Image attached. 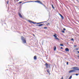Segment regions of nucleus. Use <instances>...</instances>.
I'll list each match as a JSON object with an SVG mask.
<instances>
[{
	"mask_svg": "<svg viewBox=\"0 0 79 79\" xmlns=\"http://www.w3.org/2000/svg\"><path fill=\"white\" fill-rule=\"evenodd\" d=\"M21 39L23 44H26V38H25L22 36Z\"/></svg>",
	"mask_w": 79,
	"mask_h": 79,
	"instance_id": "f257e3e1",
	"label": "nucleus"
},
{
	"mask_svg": "<svg viewBox=\"0 0 79 79\" xmlns=\"http://www.w3.org/2000/svg\"><path fill=\"white\" fill-rule=\"evenodd\" d=\"M73 69L75 70H76L77 71H79V69H78V67H73Z\"/></svg>",
	"mask_w": 79,
	"mask_h": 79,
	"instance_id": "f03ea898",
	"label": "nucleus"
},
{
	"mask_svg": "<svg viewBox=\"0 0 79 79\" xmlns=\"http://www.w3.org/2000/svg\"><path fill=\"white\" fill-rule=\"evenodd\" d=\"M75 71H76L75 70H70L69 71V73H73V72H75Z\"/></svg>",
	"mask_w": 79,
	"mask_h": 79,
	"instance_id": "7ed1b4c3",
	"label": "nucleus"
},
{
	"mask_svg": "<svg viewBox=\"0 0 79 79\" xmlns=\"http://www.w3.org/2000/svg\"><path fill=\"white\" fill-rule=\"evenodd\" d=\"M43 25H44V24L43 23V24H41L40 25H36V26H43Z\"/></svg>",
	"mask_w": 79,
	"mask_h": 79,
	"instance_id": "20e7f679",
	"label": "nucleus"
},
{
	"mask_svg": "<svg viewBox=\"0 0 79 79\" xmlns=\"http://www.w3.org/2000/svg\"><path fill=\"white\" fill-rule=\"evenodd\" d=\"M45 65L46 66V68H48V64L46 63L45 64Z\"/></svg>",
	"mask_w": 79,
	"mask_h": 79,
	"instance_id": "39448f33",
	"label": "nucleus"
},
{
	"mask_svg": "<svg viewBox=\"0 0 79 79\" xmlns=\"http://www.w3.org/2000/svg\"><path fill=\"white\" fill-rule=\"evenodd\" d=\"M19 16L20 18H23V16H22L21 14H20V13H19Z\"/></svg>",
	"mask_w": 79,
	"mask_h": 79,
	"instance_id": "423d86ee",
	"label": "nucleus"
},
{
	"mask_svg": "<svg viewBox=\"0 0 79 79\" xmlns=\"http://www.w3.org/2000/svg\"><path fill=\"white\" fill-rule=\"evenodd\" d=\"M65 51L66 52H69V49H68V48H65Z\"/></svg>",
	"mask_w": 79,
	"mask_h": 79,
	"instance_id": "0eeeda50",
	"label": "nucleus"
},
{
	"mask_svg": "<svg viewBox=\"0 0 79 79\" xmlns=\"http://www.w3.org/2000/svg\"><path fill=\"white\" fill-rule=\"evenodd\" d=\"M45 22H40V23H37L36 24H42V23H45Z\"/></svg>",
	"mask_w": 79,
	"mask_h": 79,
	"instance_id": "6e6552de",
	"label": "nucleus"
},
{
	"mask_svg": "<svg viewBox=\"0 0 79 79\" xmlns=\"http://www.w3.org/2000/svg\"><path fill=\"white\" fill-rule=\"evenodd\" d=\"M34 60H37V56H35L34 57Z\"/></svg>",
	"mask_w": 79,
	"mask_h": 79,
	"instance_id": "1a4fd4ad",
	"label": "nucleus"
},
{
	"mask_svg": "<svg viewBox=\"0 0 79 79\" xmlns=\"http://www.w3.org/2000/svg\"><path fill=\"white\" fill-rule=\"evenodd\" d=\"M38 3H40V4H42V3L40 2V1H38Z\"/></svg>",
	"mask_w": 79,
	"mask_h": 79,
	"instance_id": "9d476101",
	"label": "nucleus"
},
{
	"mask_svg": "<svg viewBox=\"0 0 79 79\" xmlns=\"http://www.w3.org/2000/svg\"><path fill=\"white\" fill-rule=\"evenodd\" d=\"M28 21L30 23H33V22L31 21V20H28Z\"/></svg>",
	"mask_w": 79,
	"mask_h": 79,
	"instance_id": "9b49d317",
	"label": "nucleus"
},
{
	"mask_svg": "<svg viewBox=\"0 0 79 79\" xmlns=\"http://www.w3.org/2000/svg\"><path fill=\"white\" fill-rule=\"evenodd\" d=\"M55 34V35H53V36L55 37V38H56L57 37V36H56V34Z\"/></svg>",
	"mask_w": 79,
	"mask_h": 79,
	"instance_id": "f8f14e48",
	"label": "nucleus"
},
{
	"mask_svg": "<svg viewBox=\"0 0 79 79\" xmlns=\"http://www.w3.org/2000/svg\"><path fill=\"white\" fill-rule=\"evenodd\" d=\"M60 16H61V18L62 19H64V17L61 15H60Z\"/></svg>",
	"mask_w": 79,
	"mask_h": 79,
	"instance_id": "ddd939ff",
	"label": "nucleus"
},
{
	"mask_svg": "<svg viewBox=\"0 0 79 79\" xmlns=\"http://www.w3.org/2000/svg\"><path fill=\"white\" fill-rule=\"evenodd\" d=\"M56 46H54V51L56 50Z\"/></svg>",
	"mask_w": 79,
	"mask_h": 79,
	"instance_id": "4468645a",
	"label": "nucleus"
},
{
	"mask_svg": "<svg viewBox=\"0 0 79 79\" xmlns=\"http://www.w3.org/2000/svg\"><path fill=\"white\" fill-rule=\"evenodd\" d=\"M30 2H34V1H28V2H26V3H29Z\"/></svg>",
	"mask_w": 79,
	"mask_h": 79,
	"instance_id": "2eb2a0df",
	"label": "nucleus"
},
{
	"mask_svg": "<svg viewBox=\"0 0 79 79\" xmlns=\"http://www.w3.org/2000/svg\"><path fill=\"white\" fill-rule=\"evenodd\" d=\"M47 72L49 74H50V72H49V70L48 69V70H47Z\"/></svg>",
	"mask_w": 79,
	"mask_h": 79,
	"instance_id": "dca6fc26",
	"label": "nucleus"
},
{
	"mask_svg": "<svg viewBox=\"0 0 79 79\" xmlns=\"http://www.w3.org/2000/svg\"><path fill=\"white\" fill-rule=\"evenodd\" d=\"M55 39H57L58 40H60V39H58V38L56 37Z\"/></svg>",
	"mask_w": 79,
	"mask_h": 79,
	"instance_id": "f3484780",
	"label": "nucleus"
},
{
	"mask_svg": "<svg viewBox=\"0 0 79 79\" xmlns=\"http://www.w3.org/2000/svg\"><path fill=\"white\" fill-rule=\"evenodd\" d=\"M52 6L53 9H54V8H55V7H54L53 6L52 4Z\"/></svg>",
	"mask_w": 79,
	"mask_h": 79,
	"instance_id": "a211bd4d",
	"label": "nucleus"
},
{
	"mask_svg": "<svg viewBox=\"0 0 79 79\" xmlns=\"http://www.w3.org/2000/svg\"><path fill=\"white\" fill-rule=\"evenodd\" d=\"M74 75H76V76H78V75H79V74H74Z\"/></svg>",
	"mask_w": 79,
	"mask_h": 79,
	"instance_id": "6ab92c4d",
	"label": "nucleus"
},
{
	"mask_svg": "<svg viewBox=\"0 0 79 79\" xmlns=\"http://www.w3.org/2000/svg\"><path fill=\"white\" fill-rule=\"evenodd\" d=\"M62 32H63V33H64V30L62 31Z\"/></svg>",
	"mask_w": 79,
	"mask_h": 79,
	"instance_id": "aec40b11",
	"label": "nucleus"
},
{
	"mask_svg": "<svg viewBox=\"0 0 79 79\" xmlns=\"http://www.w3.org/2000/svg\"><path fill=\"white\" fill-rule=\"evenodd\" d=\"M33 24H37V23L36 22H33L32 23Z\"/></svg>",
	"mask_w": 79,
	"mask_h": 79,
	"instance_id": "412c9836",
	"label": "nucleus"
},
{
	"mask_svg": "<svg viewBox=\"0 0 79 79\" xmlns=\"http://www.w3.org/2000/svg\"><path fill=\"white\" fill-rule=\"evenodd\" d=\"M60 46H64L63 44H60Z\"/></svg>",
	"mask_w": 79,
	"mask_h": 79,
	"instance_id": "4be33fe9",
	"label": "nucleus"
},
{
	"mask_svg": "<svg viewBox=\"0 0 79 79\" xmlns=\"http://www.w3.org/2000/svg\"><path fill=\"white\" fill-rule=\"evenodd\" d=\"M71 78H72V76H70V77L69 79H71Z\"/></svg>",
	"mask_w": 79,
	"mask_h": 79,
	"instance_id": "5701e85b",
	"label": "nucleus"
},
{
	"mask_svg": "<svg viewBox=\"0 0 79 79\" xmlns=\"http://www.w3.org/2000/svg\"><path fill=\"white\" fill-rule=\"evenodd\" d=\"M44 27V29H47V27Z\"/></svg>",
	"mask_w": 79,
	"mask_h": 79,
	"instance_id": "b1692460",
	"label": "nucleus"
},
{
	"mask_svg": "<svg viewBox=\"0 0 79 79\" xmlns=\"http://www.w3.org/2000/svg\"><path fill=\"white\" fill-rule=\"evenodd\" d=\"M35 2H38V0L34 1Z\"/></svg>",
	"mask_w": 79,
	"mask_h": 79,
	"instance_id": "393cba45",
	"label": "nucleus"
},
{
	"mask_svg": "<svg viewBox=\"0 0 79 79\" xmlns=\"http://www.w3.org/2000/svg\"><path fill=\"white\" fill-rule=\"evenodd\" d=\"M72 40H74V39L73 38H72L71 39Z\"/></svg>",
	"mask_w": 79,
	"mask_h": 79,
	"instance_id": "a878e982",
	"label": "nucleus"
},
{
	"mask_svg": "<svg viewBox=\"0 0 79 79\" xmlns=\"http://www.w3.org/2000/svg\"><path fill=\"white\" fill-rule=\"evenodd\" d=\"M67 64L68 65L69 64H68V62H67Z\"/></svg>",
	"mask_w": 79,
	"mask_h": 79,
	"instance_id": "bb28decb",
	"label": "nucleus"
},
{
	"mask_svg": "<svg viewBox=\"0 0 79 79\" xmlns=\"http://www.w3.org/2000/svg\"><path fill=\"white\" fill-rule=\"evenodd\" d=\"M22 3V2H19V3Z\"/></svg>",
	"mask_w": 79,
	"mask_h": 79,
	"instance_id": "cd10ccee",
	"label": "nucleus"
},
{
	"mask_svg": "<svg viewBox=\"0 0 79 79\" xmlns=\"http://www.w3.org/2000/svg\"><path fill=\"white\" fill-rule=\"evenodd\" d=\"M41 5H43V6H45V5H44V4H41Z\"/></svg>",
	"mask_w": 79,
	"mask_h": 79,
	"instance_id": "c85d7f7f",
	"label": "nucleus"
},
{
	"mask_svg": "<svg viewBox=\"0 0 79 79\" xmlns=\"http://www.w3.org/2000/svg\"><path fill=\"white\" fill-rule=\"evenodd\" d=\"M61 79H63V77H62L61 78Z\"/></svg>",
	"mask_w": 79,
	"mask_h": 79,
	"instance_id": "c756f323",
	"label": "nucleus"
},
{
	"mask_svg": "<svg viewBox=\"0 0 79 79\" xmlns=\"http://www.w3.org/2000/svg\"><path fill=\"white\" fill-rule=\"evenodd\" d=\"M63 30H64V31H65V30H66V29H65V28H64V29H63Z\"/></svg>",
	"mask_w": 79,
	"mask_h": 79,
	"instance_id": "7c9ffc66",
	"label": "nucleus"
},
{
	"mask_svg": "<svg viewBox=\"0 0 79 79\" xmlns=\"http://www.w3.org/2000/svg\"><path fill=\"white\" fill-rule=\"evenodd\" d=\"M60 48H61V49H63V47H61Z\"/></svg>",
	"mask_w": 79,
	"mask_h": 79,
	"instance_id": "2f4dec72",
	"label": "nucleus"
},
{
	"mask_svg": "<svg viewBox=\"0 0 79 79\" xmlns=\"http://www.w3.org/2000/svg\"><path fill=\"white\" fill-rule=\"evenodd\" d=\"M7 4H8V1H7Z\"/></svg>",
	"mask_w": 79,
	"mask_h": 79,
	"instance_id": "473e14b6",
	"label": "nucleus"
},
{
	"mask_svg": "<svg viewBox=\"0 0 79 79\" xmlns=\"http://www.w3.org/2000/svg\"><path fill=\"white\" fill-rule=\"evenodd\" d=\"M74 46L75 47H77V45H74Z\"/></svg>",
	"mask_w": 79,
	"mask_h": 79,
	"instance_id": "72a5a7b5",
	"label": "nucleus"
},
{
	"mask_svg": "<svg viewBox=\"0 0 79 79\" xmlns=\"http://www.w3.org/2000/svg\"><path fill=\"white\" fill-rule=\"evenodd\" d=\"M59 15H60V16H61V14H59Z\"/></svg>",
	"mask_w": 79,
	"mask_h": 79,
	"instance_id": "f704fd0d",
	"label": "nucleus"
},
{
	"mask_svg": "<svg viewBox=\"0 0 79 79\" xmlns=\"http://www.w3.org/2000/svg\"><path fill=\"white\" fill-rule=\"evenodd\" d=\"M47 24L49 25V24H50V23H47Z\"/></svg>",
	"mask_w": 79,
	"mask_h": 79,
	"instance_id": "c9c22d12",
	"label": "nucleus"
},
{
	"mask_svg": "<svg viewBox=\"0 0 79 79\" xmlns=\"http://www.w3.org/2000/svg\"><path fill=\"white\" fill-rule=\"evenodd\" d=\"M77 53H79V51H77Z\"/></svg>",
	"mask_w": 79,
	"mask_h": 79,
	"instance_id": "e433bc0d",
	"label": "nucleus"
},
{
	"mask_svg": "<svg viewBox=\"0 0 79 79\" xmlns=\"http://www.w3.org/2000/svg\"><path fill=\"white\" fill-rule=\"evenodd\" d=\"M33 35H34V36H35V35H34V34H33Z\"/></svg>",
	"mask_w": 79,
	"mask_h": 79,
	"instance_id": "4c0bfd02",
	"label": "nucleus"
},
{
	"mask_svg": "<svg viewBox=\"0 0 79 79\" xmlns=\"http://www.w3.org/2000/svg\"><path fill=\"white\" fill-rule=\"evenodd\" d=\"M69 79H70L69 78Z\"/></svg>",
	"mask_w": 79,
	"mask_h": 79,
	"instance_id": "58836bf2",
	"label": "nucleus"
}]
</instances>
